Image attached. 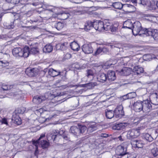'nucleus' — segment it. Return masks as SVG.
Here are the masks:
<instances>
[{
	"label": "nucleus",
	"mask_w": 158,
	"mask_h": 158,
	"mask_svg": "<svg viewBox=\"0 0 158 158\" xmlns=\"http://www.w3.org/2000/svg\"><path fill=\"white\" fill-rule=\"evenodd\" d=\"M131 30L134 35H136L139 34L141 35V34L146 35L147 29L142 27L140 22L136 21L133 23Z\"/></svg>",
	"instance_id": "f257e3e1"
},
{
	"label": "nucleus",
	"mask_w": 158,
	"mask_h": 158,
	"mask_svg": "<svg viewBox=\"0 0 158 158\" xmlns=\"http://www.w3.org/2000/svg\"><path fill=\"white\" fill-rule=\"evenodd\" d=\"M27 47L26 46L22 49L21 48H15L12 51V53L14 56L16 57H23L27 58L28 57Z\"/></svg>",
	"instance_id": "f03ea898"
},
{
	"label": "nucleus",
	"mask_w": 158,
	"mask_h": 158,
	"mask_svg": "<svg viewBox=\"0 0 158 158\" xmlns=\"http://www.w3.org/2000/svg\"><path fill=\"white\" fill-rule=\"evenodd\" d=\"M87 129L86 127L85 126L78 125V127L72 126L70 129L69 132L74 135L77 136L83 134Z\"/></svg>",
	"instance_id": "7ed1b4c3"
},
{
	"label": "nucleus",
	"mask_w": 158,
	"mask_h": 158,
	"mask_svg": "<svg viewBox=\"0 0 158 158\" xmlns=\"http://www.w3.org/2000/svg\"><path fill=\"white\" fill-rule=\"evenodd\" d=\"M128 146V143L124 142L121 145L118 146L115 150L116 154L118 156H123L128 154L127 152Z\"/></svg>",
	"instance_id": "20e7f679"
},
{
	"label": "nucleus",
	"mask_w": 158,
	"mask_h": 158,
	"mask_svg": "<svg viewBox=\"0 0 158 158\" xmlns=\"http://www.w3.org/2000/svg\"><path fill=\"white\" fill-rule=\"evenodd\" d=\"M145 35L146 36L151 35L154 40H158V30L151 28H147Z\"/></svg>",
	"instance_id": "39448f33"
},
{
	"label": "nucleus",
	"mask_w": 158,
	"mask_h": 158,
	"mask_svg": "<svg viewBox=\"0 0 158 158\" xmlns=\"http://www.w3.org/2000/svg\"><path fill=\"white\" fill-rule=\"evenodd\" d=\"M142 111L145 113L150 112L152 109V106L148 99L143 101Z\"/></svg>",
	"instance_id": "423d86ee"
},
{
	"label": "nucleus",
	"mask_w": 158,
	"mask_h": 158,
	"mask_svg": "<svg viewBox=\"0 0 158 158\" xmlns=\"http://www.w3.org/2000/svg\"><path fill=\"white\" fill-rule=\"evenodd\" d=\"M112 6L114 8L117 9H121L123 6L125 7H129L132 8L133 10L135 9L134 6L131 5H123L121 3L116 2L113 3Z\"/></svg>",
	"instance_id": "0eeeda50"
},
{
	"label": "nucleus",
	"mask_w": 158,
	"mask_h": 158,
	"mask_svg": "<svg viewBox=\"0 0 158 158\" xmlns=\"http://www.w3.org/2000/svg\"><path fill=\"white\" fill-rule=\"evenodd\" d=\"M116 116L118 118H121L124 115L123 107L121 105L117 106L114 111Z\"/></svg>",
	"instance_id": "6e6552de"
},
{
	"label": "nucleus",
	"mask_w": 158,
	"mask_h": 158,
	"mask_svg": "<svg viewBox=\"0 0 158 158\" xmlns=\"http://www.w3.org/2000/svg\"><path fill=\"white\" fill-rule=\"evenodd\" d=\"M46 98H47L44 95H37L33 98L32 101L35 104H39L46 100Z\"/></svg>",
	"instance_id": "1a4fd4ad"
},
{
	"label": "nucleus",
	"mask_w": 158,
	"mask_h": 158,
	"mask_svg": "<svg viewBox=\"0 0 158 158\" xmlns=\"http://www.w3.org/2000/svg\"><path fill=\"white\" fill-rule=\"evenodd\" d=\"M142 127H138L136 129H134L132 130L129 133L128 135L131 138H135L138 136L140 134V130L142 129Z\"/></svg>",
	"instance_id": "9d476101"
},
{
	"label": "nucleus",
	"mask_w": 158,
	"mask_h": 158,
	"mask_svg": "<svg viewBox=\"0 0 158 158\" xmlns=\"http://www.w3.org/2000/svg\"><path fill=\"white\" fill-rule=\"evenodd\" d=\"M94 29L96 30L102 31L103 30V22L101 21H97L93 23Z\"/></svg>",
	"instance_id": "9b49d317"
},
{
	"label": "nucleus",
	"mask_w": 158,
	"mask_h": 158,
	"mask_svg": "<svg viewBox=\"0 0 158 158\" xmlns=\"http://www.w3.org/2000/svg\"><path fill=\"white\" fill-rule=\"evenodd\" d=\"M143 101H138L133 104V109L136 112H139L142 110Z\"/></svg>",
	"instance_id": "f8f14e48"
},
{
	"label": "nucleus",
	"mask_w": 158,
	"mask_h": 158,
	"mask_svg": "<svg viewBox=\"0 0 158 158\" xmlns=\"http://www.w3.org/2000/svg\"><path fill=\"white\" fill-rule=\"evenodd\" d=\"M30 5H26L20 8V12L24 14L29 15H30L31 14V8H30Z\"/></svg>",
	"instance_id": "ddd939ff"
},
{
	"label": "nucleus",
	"mask_w": 158,
	"mask_h": 158,
	"mask_svg": "<svg viewBox=\"0 0 158 158\" xmlns=\"http://www.w3.org/2000/svg\"><path fill=\"white\" fill-rule=\"evenodd\" d=\"M27 47L28 56L30 54H31L34 55H38L39 53V50L37 47H30L29 48L28 46H26Z\"/></svg>",
	"instance_id": "4468645a"
},
{
	"label": "nucleus",
	"mask_w": 158,
	"mask_h": 158,
	"mask_svg": "<svg viewBox=\"0 0 158 158\" xmlns=\"http://www.w3.org/2000/svg\"><path fill=\"white\" fill-rule=\"evenodd\" d=\"M82 51L85 54L91 53L93 51V49L90 44H84L82 47Z\"/></svg>",
	"instance_id": "2eb2a0df"
},
{
	"label": "nucleus",
	"mask_w": 158,
	"mask_h": 158,
	"mask_svg": "<svg viewBox=\"0 0 158 158\" xmlns=\"http://www.w3.org/2000/svg\"><path fill=\"white\" fill-rule=\"evenodd\" d=\"M86 127L87 132L89 133L92 132L98 129L97 123L94 122H92L88 123Z\"/></svg>",
	"instance_id": "dca6fc26"
},
{
	"label": "nucleus",
	"mask_w": 158,
	"mask_h": 158,
	"mask_svg": "<svg viewBox=\"0 0 158 158\" xmlns=\"http://www.w3.org/2000/svg\"><path fill=\"white\" fill-rule=\"evenodd\" d=\"M131 143L133 147L142 148L143 147L142 142L140 140L137 139H132L131 140Z\"/></svg>",
	"instance_id": "f3484780"
},
{
	"label": "nucleus",
	"mask_w": 158,
	"mask_h": 158,
	"mask_svg": "<svg viewBox=\"0 0 158 158\" xmlns=\"http://www.w3.org/2000/svg\"><path fill=\"white\" fill-rule=\"evenodd\" d=\"M132 69L131 68H126L119 71L118 73L121 75L128 76L131 73Z\"/></svg>",
	"instance_id": "a211bd4d"
},
{
	"label": "nucleus",
	"mask_w": 158,
	"mask_h": 158,
	"mask_svg": "<svg viewBox=\"0 0 158 158\" xmlns=\"http://www.w3.org/2000/svg\"><path fill=\"white\" fill-rule=\"evenodd\" d=\"M52 26L53 28H55L58 30L60 31L63 28L64 24L60 22H53L52 23Z\"/></svg>",
	"instance_id": "6ab92c4d"
},
{
	"label": "nucleus",
	"mask_w": 158,
	"mask_h": 158,
	"mask_svg": "<svg viewBox=\"0 0 158 158\" xmlns=\"http://www.w3.org/2000/svg\"><path fill=\"white\" fill-rule=\"evenodd\" d=\"M36 69L35 68L32 69L30 68H28L26 70L25 72L26 74L30 77L35 76L37 74V73L36 72Z\"/></svg>",
	"instance_id": "aec40b11"
},
{
	"label": "nucleus",
	"mask_w": 158,
	"mask_h": 158,
	"mask_svg": "<svg viewBox=\"0 0 158 158\" xmlns=\"http://www.w3.org/2000/svg\"><path fill=\"white\" fill-rule=\"evenodd\" d=\"M63 72H60L59 70H54L53 69H50L48 70V73L51 76L54 77L58 75H62Z\"/></svg>",
	"instance_id": "412c9836"
},
{
	"label": "nucleus",
	"mask_w": 158,
	"mask_h": 158,
	"mask_svg": "<svg viewBox=\"0 0 158 158\" xmlns=\"http://www.w3.org/2000/svg\"><path fill=\"white\" fill-rule=\"evenodd\" d=\"M107 79L110 81H114L116 79L115 72L112 70H109L107 73Z\"/></svg>",
	"instance_id": "4be33fe9"
},
{
	"label": "nucleus",
	"mask_w": 158,
	"mask_h": 158,
	"mask_svg": "<svg viewBox=\"0 0 158 158\" xmlns=\"http://www.w3.org/2000/svg\"><path fill=\"white\" fill-rule=\"evenodd\" d=\"M125 127V123H120L114 124L112 127L113 130H119L124 129Z\"/></svg>",
	"instance_id": "5701e85b"
},
{
	"label": "nucleus",
	"mask_w": 158,
	"mask_h": 158,
	"mask_svg": "<svg viewBox=\"0 0 158 158\" xmlns=\"http://www.w3.org/2000/svg\"><path fill=\"white\" fill-rule=\"evenodd\" d=\"M107 76L104 73H102L98 75L97 79L98 81L102 83L105 82L107 79Z\"/></svg>",
	"instance_id": "b1692460"
},
{
	"label": "nucleus",
	"mask_w": 158,
	"mask_h": 158,
	"mask_svg": "<svg viewBox=\"0 0 158 158\" xmlns=\"http://www.w3.org/2000/svg\"><path fill=\"white\" fill-rule=\"evenodd\" d=\"M132 70V71L137 75L143 73L144 71L143 68L139 65L135 66Z\"/></svg>",
	"instance_id": "393cba45"
},
{
	"label": "nucleus",
	"mask_w": 158,
	"mask_h": 158,
	"mask_svg": "<svg viewBox=\"0 0 158 158\" xmlns=\"http://www.w3.org/2000/svg\"><path fill=\"white\" fill-rule=\"evenodd\" d=\"M94 29L93 26V23L91 21H88L85 23V30L88 31L91 29Z\"/></svg>",
	"instance_id": "a878e982"
},
{
	"label": "nucleus",
	"mask_w": 158,
	"mask_h": 158,
	"mask_svg": "<svg viewBox=\"0 0 158 158\" xmlns=\"http://www.w3.org/2000/svg\"><path fill=\"white\" fill-rule=\"evenodd\" d=\"M133 23L130 20L125 21L123 23V28H127L132 30Z\"/></svg>",
	"instance_id": "bb28decb"
},
{
	"label": "nucleus",
	"mask_w": 158,
	"mask_h": 158,
	"mask_svg": "<svg viewBox=\"0 0 158 158\" xmlns=\"http://www.w3.org/2000/svg\"><path fill=\"white\" fill-rule=\"evenodd\" d=\"M109 46L111 48L113 49L117 52H120L122 50V46L120 44H116L114 45H110Z\"/></svg>",
	"instance_id": "cd10ccee"
},
{
	"label": "nucleus",
	"mask_w": 158,
	"mask_h": 158,
	"mask_svg": "<svg viewBox=\"0 0 158 158\" xmlns=\"http://www.w3.org/2000/svg\"><path fill=\"white\" fill-rule=\"evenodd\" d=\"M71 48L74 51H77L80 49L78 44L75 41L71 43L70 44Z\"/></svg>",
	"instance_id": "c85d7f7f"
},
{
	"label": "nucleus",
	"mask_w": 158,
	"mask_h": 158,
	"mask_svg": "<svg viewBox=\"0 0 158 158\" xmlns=\"http://www.w3.org/2000/svg\"><path fill=\"white\" fill-rule=\"evenodd\" d=\"M53 50V47L50 44H47L43 48V50L44 52L49 53Z\"/></svg>",
	"instance_id": "c756f323"
},
{
	"label": "nucleus",
	"mask_w": 158,
	"mask_h": 158,
	"mask_svg": "<svg viewBox=\"0 0 158 158\" xmlns=\"http://www.w3.org/2000/svg\"><path fill=\"white\" fill-rule=\"evenodd\" d=\"M114 112L112 110H109L107 109L106 110V117L108 119H111L114 115Z\"/></svg>",
	"instance_id": "7c9ffc66"
},
{
	"label": "nucleus",
	"mask_w": 158,
	"mask_h": 158,
	"mask_svg": "<svg viewBox=\"0 0 158 158\" xmlns=\"http://www.w3.org/2000/svg\"><path fill=\"white\" fill-rule=\"evenodd\" d=\"M141 1L142 3H141L140 5L143 6H145L146 5H150V7L152 9H156L155 5H153L155 4L154 2H152V3L150 2H148L144 0H142Z\"/></svg>",
	"instance_id": "2f4dec72"
},
{
	"label": "nucleus",
	"mask_w": 158,
	"mask_h": 158,
	"mask_svg": "<svg viewBox=\"0 0 158 158\" xmlns=\"http://www.w3.org/2000/svg\"><path fill=\"white\" fill-rule=\"evenodd\" d=\"M68 47V43L64 42L63 44H59L57 45V48H59V49L61 50H64L67 49Z\"/></svg>",
	"instance_id": "473e14b6"
},
{
	"label": "nucleus",
	"mask_w": 158,
	"mask_h": 158,
	"mask_svg": "<svg viewBox=\"0 0 158 158\" xmlns=\"http://www.w3.org/2000/svg\"><path fill=\"white\" fill-rule=\"evenodd\" d=\"M97 85V83L94 82H90L85 84L83 85V87H86L89 89H93L95 86Z\"/></svg>",
	"instance_id": "72a5a7b5"
},
{
	"label": "nucleus",
	"mask_w": 158,
	"mask_h": 158,
	"mask_svg": "<svg viewBox=\"0 0 158 158\" xmlns=\"http://www.w3.org/2000/svg\"><path fill=\"white\" fill-rule=\"evenodd\" d=\"M143 138L144 140L149 142H152L153 139L151 135L148 133H145L143 134Z\"/></svg>",
	"instance_id": "f704fd0d"
},
{
	"label": "nucleus",
	"mask_w": 158,
	"mask_h": 158,
	"mask_svg": "<svg viewBox=\"0 0 158 158\" xmlns=\"http://www.w3.org/2000/svg\"><path fill=\"white\" fill-rule=\"evenodd\" d=\"M40 143L43 148H47L49 145V143L46 140H42L40 141V142L38 144Z\"/></svg>",
	"instance_id": "c9c22d12"
},
{
	"label": "nucleus",
	"mask_w": 158,
	"mask_h": 158,
	"mask_svg": "<svg viewBox=\"0 0 158 158\" xmlns=\"http://www.w3.org/2000/svg\"><path fill=\"white\" fill-rule=\"evenodd\" d=\"M58 135H53L52 134H50V135H47V139L48 140H52L53 141L56 140V139L58 137Z\"/></svg>",
	"instance_id": "e433bc0d"
},
{
	"label": "nucleus",
	"mask_w": 158,
	"mask_h": 158,
	"mask_svg": "<svg viewBox=\"0 0 158 158\" xmlns=\"http://www.w3.org/2000/svg\"><path fill=\"white\" fill-rule=\"evenodd\" d=\"M103 30L106 31H109L110 30V29H111L110 23L108 22L106 23L105 22H103Z\"/></svg>",
	"instance_id": "4c0bfd02"
},
{
	"label": "nucleus",
	"mask_w": 158,
	"mask_h": 158,
	"mask_svg": "<svg viewBox=\"0 0 158 158\" xmlns=\"http://www.w3.org/2000/svg\"><path fill=\"white\" fill-rule=\"evenodd\" d=\"M61 16V19L63 20H65L67 19L70 16V14L68 13L65 12H63L60 14Z\"/></svg>",
	"instance_id": "58836bf2"
},
{
	"label": "nucleus",
	"mask_w": 158,
	"mask_h": 158,
	"mask_svg": "<svg viewBox=\"0 0 158 158\" xmlns=\"http://www.w3.org/2000/svg\"><path fill=\"white\" fill-rule=\"evenodd\" d=\"M12 120H14V123L18 125H20L21 123V119L18 116H16L14 118H13Z\"/></svg>",
	"instance_id": "ea45409f"
},
{
	"label": "nucleus",
	"mask_w": 158,
	"mask_h": 158,
	"mask_svg": "<svg viewBox=\"0 0 158 158\" xmlns=\"http://www.w3.org/2000/svg\"><path fill=\"white\" fill-rule=\"evenodd\" d=\"M86 75L88 78L91 77L92 78H93L94 73L92 70L89 69L87 70Z\"/></svg>",
	"instance_id": "a19ab883"
},
{
	"label": "nucleus",
	"mask_w": 158,
	"mask_h": 158,
	"mask_svg": "<svg viewBox=\"0 0 158 158\" xmlns=\"http://www.w3.org/2000/svg\"><path fill=\"white\" fill-rule=\"evenodd\" d=\"M152 154L154 157H156L158 155V150L156 148H152L151 151Z\"/></svg>",
	"instance_id": "79ce46f5"
},
{
	"label": "nucleus",
	"mask_w": 158,
	"mask_h": 158,
	"mask_svg": "<svg viewBox=\"0 0 158 158\" xmlns=\"http://www.w3.org/2000/svg\"><path fill=\"white\" fill-rule=\"evenodd\" d=\"M12 85H8L5 84H3L2 85V88L4 90H7L12 88Z\"/></svg>",
	"instance_id": "37998d69"
},
{
	"label": "nucleus",
	"mask_w": 158,
	"mask_h": 158,
	"mask_svg": "<svg viewBox=\"0 0 158 158\" xmlns=\"http://www.w3.org/2000/svg\"><path fill=\"white\" fill-rule=\"evenodd\" d=\"M151 103L154 105H158V98L156 96L152 98L151 99Z\"/></svg>",
	"instance_id": "c03bdc74"
},
{
	"label": "nucleus",
	"mask_w": 158,
	"mask_h": 158,
	"mask_svg": "<svg viewBox=\"0 0 158 158\" xmlns=\"http://www.w3.org/2000/svg\"><path fill=\"white\" fill-rule=\"evenodd\" d=\"M63 72V73H62V75H60L61 78V79L64 81H66L68 78L66 77L67 71H64Z\"/></svg>",
	"instance_id": "a18cd8bd"
},
{
	"label": "nucleus",
	"mask_w": 158,
	"mask_h": 158,
	"mask_svg": "<svg viewBox=\"0 0 158 158\" xmlns=\"http://www.w3.org/2000/svg\"><path fill=\"white\" fill-rule=\"evenodd\" d=\"M8 65L9 62L6 61H0V66L5 67Z\"/></svg>",
	"instance_id": "49530a36"
},
{
	"label": "nucleus",
	"mask_w": 158,
	"mask_h": 158,
	"mask_svg": "<svg viewBox=\"0 0 158 158\" xmlns=\"http://www.w3.org/2000/svg\"><path fill=\"white\" fill-rule=\"evenodd\" d=\"M45 136V135L44 134H42L40 135V137L36 141H34L33 142V144L34 145H35L36 146H37V143L40 142V141L41 140L42 138L44 137Z\"/></svg>",
	"instance_id": "de8ad7c7"
},
{
	"label": "nucleus",
	"mask_w": 158,
	"mask_h": 158,
	"mask_svg": "<svg viewBox=\"0 0 158 158\" xmlns=\"http://www.w3.org/2000/svg\"><path fill=\"white\" fill-rule=\"evenodd\" d=\"M106 49L105 48H98L95 52L94 55L97 56L98 55L101 53L102 52V50L104 51Z\"/></svg>",
	"instance_id": "09e8293b"
},
{
	"label": "nucleus",
	"mask_w": 158,
	"mask_h": 158,
	"mask_svg": "<svg viewBox=\"0 0 158 158\" xmlns=\"http://www.w3.org/2000/svg\"><path fill=\"white\" fill-rule=\"evenodd\" d=\"M1 122L2 124H5L6 126H8V119L6 118H2L1 120Z\"/></svg>",
	"instance_id": "8fccbe9b"
},
{
	"label": "nucleus",
	"mask_w": 158,
	"mask_h": 158,
	"mask_svg": "<svg viewBox=\"0 0 158 158\" xmlns=\"http://www.w3.org/2000/svg\"><path fill=\"white\" fill-rule=\"evenodd\" d=\"M127 94L129 99H131L134 98L136 95V94L135 92L129 93Z\"/></svg>",
	"instance_id": "3c124183"
},
{
	"label": "nucleus",
	"mask_w": 158,
	"mask_h": 158,
	"mask_svg": "<svg viewBox=\"0 0 158 158\" xmlns=\"http://www.w3.org/2000/svg\"><path fill=\"white\" fill-rule=\"evenodd\" d=\"M15 26V24L14 23V22H11L10 23V24H9L7 28L9 29H13L14 27Z\"/></svg>",
	"instance_id": "603ef678"
},
{
	"label": "nucleus",
	"mask_w": 158,
	"mask_h": 158,
	"mask_svg": "<svg viewBox=\"0 0 158 158\" xmlns=\"http://www.w3.org/2000/svg\"><path fill=\"white\" fill-rule=\"evenodd\" d=\"M142 0H131L132 3H135L136 4L140 5L142 3Z\"/></svg>",
	"instance_id": "864d4df0"
},
{
	"label": "nucleus",
	"mask_w": 158,
	"mask_h": 158,
	"mask_svg": "<svg viewBox=\"0 0 158 158\" xmlns=\"http://www.w3.org/2000/svg\"><path fill=\"white\" fill-rule=\"evenodd\" d=\"M117 30V27L114 26H111V29H110V31L112 32H115Z\"/></svg>",
	"instance_id": "5fc2aeb1"
},
{
	"label": "nucleus",
	"mask_w": 158,
	"mask_h": 158,
	"mask_svg": "<svg viewBox=\"0 0 158 158\" xmlns=\"http://www.w3.org/2000/svg\"><path fill=\"white\" fill-rule=\"evenodd\" d=\"M100 136L102 138H106L109 136V135L106 133H102L101 134Z\"/></svg>",
	"instance_id": "6e6d98bb"
},
{
	"label": "nucleus",
	"mask_w": 158,
	"mask_h": 158,
	"mask_svg": "<svg viewBox=\"0 0 158 158\" xmlns=\"http://www.w3.org/2000/svg\"><path fill=\"white\" fill-rule=\"evenodd\" d=\"M64 132L63 131V130H60L59 132V134H57V135H58V137L60 136V135L61 137H62V135H64Z\"/></svg>",
	"instance_id": "4d7b16f0"
},
{
	"label": "nucleus",
	"mask_w": 158,
	"mask_h": 158,
	"mask_svg": "<svg viewBox=\"0 0 158 158\" xmlns=\"http://www.w3.org/2000/svg\"><path fill=\"white\" fill-rule=\"evenodd\" d=\"M122 98H123V100H126V99H129L127 94L125 95L122 96Z\"/></svg>",
	"instance_id": "13d9d810"
},
{
	"label": "nucleus",
	"mask_w": 158,
	"mask_h": 158,
	"mask_svg": "<svg viewBox=\"0 0 158 158\" xmlns=\"http://www.w3.org/2000/svg\"><path fill=\"white\" fill-rule=\"evenodd\" d=\"M70 1L73 3H80V0H70Z\"/></svg>",
	"instance_id": "bf43d9fd"
},
{
	"label": "nucleus",
	"mask_w": 158,
	"mask_h": 158,
	"mask_svg": "<svg viewBox=\"0 0 158 158\" xmlns=\"http://www.w3.org/2000/svg\"><path fill=\"white\" fill-rule=\"evenodd\" d=\"M74 13L76 15H79L81 14V11L79 10H75Z\"/></svg>",
	"instance_id": "052dcab7"
},
{
	"label": "nucleus",
	"mask_w": 158,
	"mask_h": 158,
	"mask_svg": "<svg viewBox=\"0 0 158 158\" xmlns=\"http://www.w3.org/2000/svg\"><path fill=\"white\" fill-rule=\"evenodd\" d=\"M20 110V111H19H19L18 112V113L22 114L24 113V108L23 107L21 108Z\"/></svg>",
	"instance_id": "680f3d73"
},
{
	"label": "nucleus",
	"mask_w": 158,
	"mask_h": 158,
	"mask_svg": "<svg viewBox=\"0 0 158 158\" xmlns=\"http://www.w3.org/2000/svg\"><path fill=\"white\" fill-rule=\"evenodd\" d=\"M62 137L63 138V139H65L66 140H67L68 139V137L67 136H66L65 135H62Z\"/></svg>",
	"instance_id": "e2e57ef3"
},
{
	"label": "nucleus",
	"mask_w": 158,
	"mask_h": 158,
	"mask_svg": "<svg viewBox=\"0 0 158 158\" xmlns=\"http://www.w3.org/2000/svg\"><path fill=\"white\" fill-rule=\"evenodd\" d=\"M102 48H105L106 49H105L104 51L102 50V52H108V50L107 48H105V47H104Z\"/></svg>",
	"instance_id": "0e129e2a"
},
{
	"label": "nucleus",
	"mask_w": 158,
	"mask_h": 158,
	"mask_svg": "<svg viewBox=\"0 0 158 158\" xmlns=\"http://www.w3.org/2000/svg\"><path fill=\"white\" fill-rule=\"evenodd\" d=\"M49 70L48 69H45L44 70L43 72L44 73V74H45L47 72H48Z\"/></svg>",
	"instance_id": "69168bd1"
},
{
	"label": "nucleus",
	"mask_w": 158,
	"mask_h": 158,
	"mask_svg": "<svg viewBox=\"0 0 158 158\" xmlns=\"http://www.w3.org/2000/svg\"><path fill=\"white\" fill-rule=\"evenodd\" d=\"M118 138L119 139V140H120L121 141H123V139H122V137L121 136H120L118 137Z\"/></svg>",
	"instance_id": "338daca9"
},
{
	"label": "nucleus",
	"mask_w": 158,
	"mask_h": 158,
	"mask_svg": "<svg viewBox=\"0 0 158 158\" xmlns=\"http://www.w3.org/2000/svg\"><path fill=\"white\" fill-rule=\"evenodd\" d=\"M60 81V80H57L56 82L55 83V85H57V84L59 83Z\"/></svg>",
	"instance_id": "774afa93"
}]
</instances>
